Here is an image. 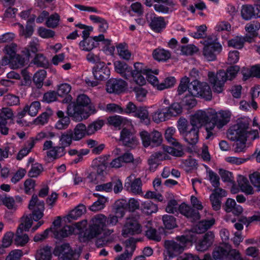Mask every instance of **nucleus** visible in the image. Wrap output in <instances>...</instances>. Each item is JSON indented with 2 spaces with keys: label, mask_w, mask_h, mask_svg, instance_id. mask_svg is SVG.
I'll use <instances>...</instances> for the list:
<instances>
[{
  "label": "nucleus",
  "mask_w": 260,
  "mask_h": 260,
  "mask_svg": "<svg viewBox=\"0 0 260 260\" xmlns=\"http://www.w3.org/2000/svg\"><path fill=\"white\" fill-rule=\"evenodd\" d=\"M90 99L85 94L79 95L76 102H72L67 107L68 115L75 121H81L87 119L89 116L96 113L94 106L89 105Z\"/></svg>",
  "instance_id": "nucleus-1"
},
{
  "label": "nucleus",
  "mask_w": 260,
  "mask_h": 260,
  "mask_svg": "<svg viewBox=\"0 0 260 260\" xmlns=\"http://www.w3.org/2000/svg\"><path fill=\"white\" fill-rule=\"evenodd\" d=\"M199 112L207 116L203 120V125L206 126L207 132L206 139H210L213 136L212 131L216 126L218 128H222L226 125L230 120L231 113L229 111H221L217 113L215 110L210 109L206 111L199 110Z\"/></svg>",
  "instance_id": "nucleus-2"
},
{
  "label": "nucleus",
  "mask_w": 260,
  "mask_h": 260,
  "mask_svg": "<svg viewBox=\"0 0 260 260\" xmlns=\"http://www.w3.org/2000/svg\"><path fill=\"white\" fill-rule=\"evenodd\" d=\"M28 209L32 211V213L28 215L23 216L21 218V223L17 228L23 231H28L32 224V220L39 221L44 216V211L45 209V203L42 200L38 199L37 194H34L29 201Z\"/></svg>",
  "instance_id": "nucleus-3"
},
{
  "label": "nucleus",
  "mask_w": 260,
  "mask_h": 260,
  "mask_svg": "<svg viewBox=\"0 0 260 260\" xmlns=\"http://www.w3.org/2000/svg\"><path fill=\"white\" fill-rule=\"evenodd\" d=\"M207 116L204 115L202 112L198 111L192 116V123L183 135L184 140L191 145H194L198 142L199 131L200 128L203 126L204 120L203 119Z\"/></svg>",
  "instance_id": "nucleus-4"
},
{
  "label": "nucleus",
  "mask_w": 260,
  "mask_h": 260,
  "mask_svg": "<svg viewBox=\"0 0 260 260\" xmlns=\"http://www.w3.org/2000/svg\"><path fill=\"white\" fill-rule=\"evenodd\" d=\"M190 241V238L184 235L177 236L175 240H165L164 246L167 254L170 257L177 256L184 251L187 243Z\"/></svg>",
  "instance_id": "nucleus-5"
},
{
  "label": "nucleus",
  "mask_w": 260,
  "mask_h": 260,
  "mask_svg": "<svg viewBox=\"0 0 260 260\" xmlns=\"http://www.w3.org/2000/svg\"><path fill=\"white\" fill-rule=\"evenodd\" d=\"M182 112V107L178 103H174L170 106L160 105L159 108L152 116L153 120L156 123L165 121L173 116H176Z\"/></svg>",
  "instance_id": "nucleus-6"
},
{
  "label": "nucleus",
  "mask_w": 260,
  "mask_h": 260,
  "mask_svg": "<svg viewBox=\"0 0 260 260\" xmlns=\"http://www.w3.org/2000/svg\"><path fill=\"white\" fill-rule=\"evenodd\" d=\"M203 54L209 61H213L216 59V56L222 50V46L218 41L216 37H208L205 40Z\"/></svg>",
  "instance_id": "nucleus-7"
},
{
  "label": "nucleus",
  "mask_w": 260,
  "mask_h": 260,
  "mask_svg": "<svg viewBox=\"0 0 260 260\" xmlns=\"http://www.w3.org/2000/svg\"><path fill=\"white\" fill-rule=\"evenodd\" d=\"M189 93L194 96L203 97L207 100H210L212 98L210 86L207 83L201 82L198 80H193L189 84Z\"/></svg>",
  "instance_id": "nucleus-8"
},
{
  "label": "nucleus",
  "mask_w": 260,
  "mask_h": 260,
  "mask_svg": "<svg viewBox=\"0 0 260 260\" xmlns=\"http://www.w3.org/2000/svg\"><path fill=\"white\" fill-rule=\"evenodd\" d=\"M238 126H232L228 132V137L232 141H236L234 144L235 152H244L246 149V142L244 135L238 133Z\"/></svg>",
  "instance_id": "nucleus-9"
},
{
  "label": "nucleus",
  "mask_w": 260,
  "mask_h": 260,
  "mask_svg": "<svg viewBox=\"0 0 260 260\" xmlns=\"http://www.w3.org/2000/svg\"><path fill=\"white\" fill-rule=\"evenodd\" d=\"M54 253L58 255L59 260H77L80 256V253L73 250L67 243L56 247Z\"/></svg>",
  "instance_id": "nucleus-10"
},
{
  "label": "nucleus",
  "mask_w": 260,
  "mask_h": 260,
  "mask_svg": "<svg viewBox=\"0 0 260 260\" xmlns=\"http://www.w3.org/2000/svg\"><path fill=\"white\" fill-rule=\"evenodd\" d=\"M225 75L224 70H220L216 74L212 72L208 73V80L214 92L221 93L223 90L226 82L224 78Z\"/></svg>",
  "instance_id": "nucleus-11"
},
{
  "label": "nucleus",
  "mask_w": 260,
  "mask_h": 260,
  "mask_svg": "<svg viewBox=\"0 0 260 260\" xmlns=\"http://www.w3.org/2000/svg\"><path fill=\"white\" fill-rule=\"evenodd\" d=\"M140 135L143 145L145 147H157L159 146L162 142L161 134L158 131H153L150 133L146 131H142Z\"/></svg>",
  "instance_id": "nucleus-12"
},
{
  "label": "nucleus",
  "mask_w": 260,
  "mask_h": 260,
  "mask_svg": "<svg viewBox=\"0 0 260 260\" xmlns=\"http://www.w3.org/2000/svg\"><path fill=\"white\" fill-rule=\"evenodd\" d=\"M233 126H238V133L239 134L244 135L245 139L254 140L259 138V134L257 130H252L249 127V121L247 119H239L237 124Z\"/></svg>",
  "instance_id": "nucleus-13"
},
{
  "label": "nucleus",
  "mask_w": 260,
  "mask_h": 260,
  "mask_svg": "<svg viewBox=\"0 0 260 260\" xmlns=\"http://www.w3.org/2000/svg\"><path fill=\"white\" fill-rule=\"evenodd\" d=\"M103 41L106 45L110 44L111 41L109 39H105L104 35L100 34L98 36H95L91 38H86L79 43L80 48L85 51H90L99 45V42Z\"/></svg>",
  "instance_id": "nucleus-14"
},
{
  "label": "nucleus",
  "mask_w": 260,
  "mask_h": 260,
  "mask_svg": "<svg viewBox=\"0 0 260 260\" xmlns=\"http://www.w3.org/2000/svg\"><path fill=\"white\" fill-rule=\"evenodd\" d=\"M134 69L131 67L132 77L134 82L138 85L142 86L146 83V80L142 74H148L150 70L146 69V66L143 63L137 62L134 65Z\"/></svg>",
  "instance_id": "nucleus-15"
},
{
  "label": "nucleus",
  "mask_w": 260,
  "mask_h": 260,
  "mask_svg": "<svg viewBox=\"0 0 260 260\" xmlns=\"http://www.w3.org/2000/svg\"><path fill=\"white\" fill-rule=\"evenodd\" d=\"M92 73L94 78L100 81L108 79L110 75V70L104 62L95 64L92 68Z\"/></svg>",
  "instance_id": "nucleus-16"
},
{
  "label": "nucleus",
  "mask_w": 260,
  "mask_h": 260,
  "mask_svg": "<svg viewBox=\"0 0 260 260\" xmlns=\"http://www.w3.org/2000/svg\"><path fill=\"white\" fill-rule=\"evenodd\" d=\"M141 232V225L137 221L133 219H127L122 231V235L126 237L129 235L140 234Z\"/></svg>",
  "instance_id": "nucleus-17"
},
{
  "label": "nucleus",
  "mask_w": 260,
  "mask_h": 260,
  "mask_svg": "<svg viewBox=\"0 0 260 260\" xmlns=\"http://www.w3.org/2000/svg\"><path fill=\"white\" fill-rule=\"evenodd\" d=\"M179 212L186 217L191 221H196L200 219L201 216L199 212V210H197L190 206L184 203L181 204L179 206Z\"/></svg>",
  "instance_id": "nucleus-18"
},
{
  "label": "nucleus",
  "mask_w": 260,
  "mask_h": 260,
  "mask_svg": "<svg viewBox=\"0 0 260 260\" xmlns=\"http://www.w3.org/2000/svg\"><path fill=\"white\" fill-rule=\"evenodd\" d=\"M149 26L154 32L159 33L166 28V23L164 18L155 14L151 15L148 20Z\"/></svg>",
  "instance_id": "nucleus-19"
},
{
  "label": "nucleus",
  "mask_w": 260,
  "mask_h": 260,
  "mask_svg": "<svg viewBox=\"0 0 260 260\" xmlns=\"http://www.w3.org/2000/svg\"><path fill=\"white\" fill-rule=\"evenodd\" d=\"M126 86V82L122 79L110 80L107 83L106 90L110 93H119L124 90Z\"/></svg>",
  "instance_id": "nucleus-20"
},
{
  "label": "nucleus",
  "mask_w": 260,
  "mask_h": 260,
  "mask_svg": "<svg viewBox=\"0 0 260 260\" xmlns=\"http://www.w3.org/2000/svg\"><path fill=\"white\" fill-rule=\"evenodd\" d=\"M120 140L124 146L130 148H135L138 143L137 138L126 128H123L121 131Z\"/></svg>",
  "instance_id": "nucleus-21"
},
{
  "label": "nucleus",
  "mask_w": 260,
  "mask_h": 260,
  "mask_svg": "<svg viewBox=\"0 0 260 260\" xmlns=\"http://www.w3.org/2000/svg\"><path fill=\"white\" fill-rule=\"evenodd\" d=\"M214 234L213 232H207L202 239L199 241L196 244V249L199 251H204L210 247L214 241Z\"/></svg>",
  "instance_id": "nucleus-22"
},
{
  "label": "nucleus",
  "mask_w": 260,
  "mask_h": 260,
  "mask_svg": "<svg viewBox=\"0 0 260 260\" xmlns=\"http://www.w3.org/2000/svg\"><path fill=\"white\" fill-rule=\"evenodd\" d=\"M109 155H101L93 159L92 164L96 168L98 175H103L106 169L109 167Z\"/></svg>",
  "instance_id": "nucleus-23"
},
{
  "label": "nucleus",
  "mask_w": 260,
  "mask_h": 260,
  "mask_svg": "<svg viewBox=\"0 0 260 260\" xmlns=\"http://www.w3.org/2000/svg\"><path fill=\"white\" fill-rule=\"evenodd\" d=\"M115 71L121 75L126 79H129L132 77L131 67L122 61H116L114 63Z\"/></svg>",
  "instance_id": "nucleus-24"
},
{
  "label": "nucleus",
  "mask_w": 260,
  "mask_h": 260,
  "mask_svg": "<svg viewBox=\"0 0 260 260\" xmlns=\"http://www.w3.org/2000/svg\"><path fill=\"white\" fill-rule=\"evenodd\" d=\"M140 178H136L132 182L131 177H128L124 183V188L135 194H140L142 192Z\"/></svg>",
  "instance_id": "nucleus-25"
},
{
  "label": "nucleus",
  "mask_w": 260,
  "mask_h": 260,
  "mask_svg": "<svg viewBox=\"0 0 260 260\" xmlns=\"http://www.w3.org/2000/svg\"><path fill=\"white\" fill-rule=\"evenodd\" d=\"M215 222L214 218L209 220H202L199 222L192 229L193 231L197 234H202L211 228Z\"/></svg>",
  "instance_id": "nucleus-26"
},
{
  "label": "nucleus",
  "mask_w": 260,
  "mask_h": 260,
  "mask_svg": "<svg viewBox=\"0 0 260 260\" xmlns=\"http://www.w3.org/2000/svg\"><path fill=\"white\" fill-rule=\"evenodd\" d=\"M224 210L226 212H232L235 215H239L243 212L242 207L230 198L228 199L225 203Z\"/></svg>",
  "instance_id": "nucleus-27"
},
{
  "label": "nucleus",
  "mask_w": 260,
  "mask_h": 260,
  "mask_svg": "<svg viewBox=\"0 0 260 260\" xmlns=\"http://www.w3.org/2000/svg\"><path fill=\"white\" fill-rule=\"evenodd\" d=\"M238 186L241 191L246 194H252L254 193L253 187L250 185L247 178L240 175L237 179Z\"/></svg>",
  "instance_id": "nucleus-28"
},
{
  "label": "nucleus",
  "mask_w": 260,
  "mask_h": 260,
  "mask_svg": "<svg viewBox=\"0 0 260 260\" xmlns=\"http://www.w3.org/2000/svg\"><path fill=\"white\" fill-rule=\"evenodd\" d=\"M35 19V16L29 19L27 21L25 28L23 25L20 23L18 24L19 26V32L20 35L24 36L26 38H29L32 35L34 32L32 24H34Z\"/></svg>",
  "instance_id": "nucleus-29"
},
{
  "label": "nucleus",
  "mask_w": 260,
  "mask_h": 260,
  "mask_svg": "<svg viewBox=\"0 0 260 260\" xmlns=\"http://www.w3.org/2000/svg\"><path fill=\"white\" fill-rule=\"evenodd\" d=\"M167 154L161 152H157L151 155L148 162L149 165V170L151 172H154L158 166V160L166 159Z\"/></svg>",
  "instance_id": "nucleus-30"
},
{
  "label": "nucleus",
  "mask_w": 260,
  "mask_h": 260,
  "mask_svg": "<svg viewBox=\"0 0 260 260\" xmlns=\"http://www.w3.org/2000/svg\"><path fill=\"white\" fill-rule=\"evenodd\" d=\"M23 232L20 229H17L14 239V244L17 246L23 247L29 240L27 234L23 233Z\"/></svg>",
  "instance_id": "nucleus-31"
},
{
  "label": "nucleus",
  "mask_w": 260,
  "mask_h": 260,
  "mask_svg": "<svg viewBox=\"0 0 260 260\" xmlns=\"http://www.w3.org/2000/svg\"><path fill=\"white\" fill-rule=\"evenodd\" d=\"M73 141H74V138L72 135L71 129H69L61 133L59 137L60 145L66 147L71 146Z\"/></svg>",
  "instance_id": "nucleus-32"
},
{
  "label": "nucleus",
  "mask_w": 260,
  "mask_h": 260,
  "mask_svg": "<svg viewBox=\"0 0 260 260\" xmlns=\"http://www.w3.org/2000/svg\"><path fill=\"white\" fill-rule=\"evenodd\" d=\"M86 132V126L82 123H78L73 130L72 129V135L74 138V141H78L83 138Z\"/></svg>",
  "instance_id": "nucleus-33"
},
{
  "label": "nucleus",
  "mask_w": 260,
  "mask_h": 260,
  "mask_svg": "<svg viewBox=\"0 0 260 260\" xmlns=\"http://www.w3.org/2000/svg\"><path fill=\"white\" fill-rule=\"evenodd\" d=\"M65 148V146L61 145L53 147L49 151H47V156L54 159L59 158L66 154V151Z\"/></svg>",
  "instance_id": "nucleus-34"
},
{
  "label": "nucleus",
  "mask_w": 260,
  "mask_h": 260,
  "mask_svg": "<svg viewBox=\"0 0 260 260\" xmlns=\"http://www.w3.org/2000/svg\"><path fill=\"white\" fill-rule=\"evenodd\" d=\"M85 212V206L83 204H79L70 212L68 215V219L70 221L72 220H77Z\"/></svg>",
  "instance_id": "nucleus-35"
},
{
  "label": "nucleus",
  "mask_w": 260,
  "mask_h": 260,
  "mask_svg": "<svg viewBox=\"0 0 260 260\" xmlns=\"http://www.w3.org/2000/svg\"><path fill=\"white\" fill-rule=\"evenodd\" d=\"M176 129L173 127H169L165 132V138L167 142L173 146H180V143L174 137Z\"/></svg>",
  "instance_id": "nucleus-36"
},
{
  "label": "nucleus",
  "mask_w": 260,
  "mask_h": 260,
  "mask_svg": "<svg viewBox=\"0 0 260 260\" xmlns=\"http://www.w3.org/2000/svg\"><path fill=\"white\" fill-rule=\"evenodd\" d=\"M153 58L158 61H165L171 57L170 52L164 49H155L152 53Z\"/></svg>",
  "instance_id": "nucleus-37"
},
{
  "label": "nucleus",
  "mask_w": 260,
  "mask_h": 260,
  "mask_svg": "<svg viewBox=\"0 0 260 260\" xmlns=\"http://www.w3.org/2000/svg\"><path fill=\"white\" fill-rule=\"evenodd\" d=\"M51 249L48 246L39 249L36 254V260H51Z\"/></svg>",
  "instance_id": "nucleus-38"
},
{
  "label": "nucleus",
  "mask_w": 260,
  "mask_h": 260,
  "mask_svg": "<svg viewBox=\"0 0 260 260\" xmlns=\"http://www.w3.org/2000/svg\"><path fill=\"white\" fill-rule=\"evenodd\" d=\"M141 209L144 213L147 215L155 213L158 210L157 206L151 201L148 200L141 204Z\"/></svg>",
  "instance_id": "nucleus-39"
},
{
  "label": "nucleus",
  "mask_w": 260,
  "mask_h": 260,
  "mask_svg": "<svg viewBox=\"0 0 260 260\" xmlns=\"http://www.w3.org/2000/svg\"><path fill=\"white\" fill-rule=\"evenodd\" d=\"M47 72L45 70H40L34 74L33 82L37 88L40 89L42 87Z\"/></svg>",
  "instance_id": "nucleus-40"
},
{
  "label": "nucleus",
  "mask_w": 260,
  "mask_h": 260,
  "mask_svg": "<svg viewBox=\"0 0 260 260\" xmlns=\"http://www.w3.org/2000/svg\"><path fill=\"white\" fill-rule=\"evenodd\" d=\"M162 148L163 150L165 152L174 156L182 157L184 154V152L183 149V146L181 143L180 146L171 147L169 146L163 145Z\"/></svg>",
  "instance_id": "nucleus-41"
},
{
  "label": "nucleus",
  "mask_w": 260,
  "mask_h": 260,
  "mask_svg": "<svg viewBox=\"0 0 260 260\" xmlns=\"http://www.w3.org/2000/svg\"><path fill=\"white\" fill-rule=\"evenodd\" d=\"M89 19L93 23L99 24V29L100 32L106 31L108 28V23L105 19L94 15H90Z\"/></svg>",
  "instance_id": "nucleus-42"
},
{
  "label": "nucleus",
  "mask_w": 260,
  "mask_h": 260,
  "mask_svg": "<svg viewBox=\"0 0 260 260\" xmlns=\"http://www.w3.org/2000/svg\"><path fill=\"white\" fill-rule=\"evenodd\" d=\"M241 16L245 20H249L252 18H256L254 7L251 5H243L241 9Z\"/></svg>",
  "instance_id": "nucleus-43"
},
{
  "label": "nucleus",
  "mask_w": 260,
  "mask_h": 260,
  "mask_svg": "<svg viewBox=\"0 0 260 260\" xmlns=\"http://www.w3.org/2000/svg\"><path fill=\"white\" fill-rule=\"evenodd\" d=\"M74 232L73 226L66 225L59 231L53 232L54 237L57 239H61L68 237Z\"/></svg>",
  "instance_id": "nucleus-44"
},
{
  "label": "nucleus",
  "mask_w": 260,
  "mask_h": 260,
  "mask_svg": "<svg viewBox=\"0 0 260 260\" xmlns=\"http://www.w3.org/2000/svg\"><path fill=\"white\" fill-rule=\"evenodd\" d=\"M230 253V251L229 252L225 248L218 246L214 249L212 255L215 260H223L226 257L228 258Z\"/></svg>",
  "instance_id": "nucleus-45"
},
{
  "label": "nucleus",
  "mask_w": 260,
  "mask_h": 260,
  "mask_svg": "<svg viewBox=\"0 0 260 260\" xmlns=\"http://www.w3.org/2000/svg\"><path fill=\"white\" fill-rule=\"evenodd\" d=\"M94 195L96 197L99 196V198L96 201L94 202L93 204L90 206L89 209L92 211H98L104 208L105 204L107 201V199L104 197L100 196L98 193H94Z\"/></svg>",
  "instance_id": "nucleus-46"
},
{
  "label": "nucleus",
  "mask_w": 260,
  "mask_h": 260,
  "mask_svg": "<svg viewBox=\"0 0 260 260\" xmlns=\"http://www.w3.org/2000/svg\"><path fill=\"white\" fill-rule=\"evenodd\" d=\"M260 28V23L257 21H253L247 24L245 29L249 34L253 36L257 37L258 35V31Z\"/></svg>",
  "instance_id": "nucleus-47"
},
{
  "label": "nucleus",
  "mask_w": 260,
  "mask_h": 260,
  "mask_svg": "<svg viewBox=\"0 0 260 260\" xmlns=\"http://www.w3.org/2000/svg\"><path fill=\"white\" fill-rule=\"evenodd\" d=\"M33 63L38 67L47 68L49 62L46 57L42 54H37L32 60Z\"/></svg>",
  "instance_id": "nucleus-48"
},
{
  "label": "nucleus",
  "mask_w": 260,
  "mask_h": 260,
  "mask_svg": "<svg viewBox=\"0 0 260 260\" xmlns=\"http://www.w3.org/2000/svg\"><path fill=\"white\" fill-rule=\"evenodd\" d=\"M134 116L141 119L142 121H144L146 124L149 123V118L148 111L147 109L143 107H139L135 112Z\"/></svg>",
  "instance_id": "nucleus-49"
},
{
  "label": "nucleus",
  "mask_w": 260,
  "mask_h": 260,
  "mask_svg": "<svg viewBox=\"0 0 260 260\" xmlns=\"http://www.w3.org/2000/svg\"><path fill=\"white\" fill-rule=\"evenodd\" d=\"M19 98L12 94L4 95L3 100L4 105L9 106L17 105L19 104Z\"/></svg>",
  "instance_id": "nucleus-50"
},
{
  "label": "nucleus",
  "mask_w": 260,
  "mask_h": 260,
  "mask_svg": "<svg viewBox=\"0 0 260 260\" xmlns=\"http://www.w3.org/2000/svg\"><path fill=\"white\" fill-rule=\"evenodd\" d=\"M126 119L119 115H113L108 118V121L110 125L115 127H119L121 125L124 124Z\"/></svg>",
  "instance_id": "nucleus-51"
},
{
  "label": "nucleus",
  "mask_w": 260,
  "mask_h": 260,
  "mask_svg": "<svg viewBox=\"0 0 260 260\" xmlns=\"http://www.w3.org/2000/svg\"><path fill=\"white\" fill-rule=\"evenodd\" d=\"M176 83V79L174 77H168L161 83H159L157 90H163L173 87Z\"/></svg>",
  "instance_id": "nucleus-52"
},
{
  "label": "nucleus",
  "mask_w": 260,
  "mask_h": 260,
  "mask_svg": "<svg viewBox=\"0 0 260 260\" xmlns=\"http://www.w3.org/2000/svg\"><path fill=\"white\" fill-rule=\"evenodd\" d=\"M195 96L190 93L186 95L182 100L183 106L188 109L194 107L197 103V100L194 98Z\"/></svg>",
  "instance_id": "nucleus-53"
},
{
  "label": "nucleus",
  "mask_w": 260,
  "mask_h": 260,
  "mask_svg": "<svg viewBox=\"0 0 260 260\" xmlns=\"http://www.w3.org/2000/svg\"><path fill=\"white\" fill-rule=\"evenodd\" d=\"M59 21L60 16L58 13H54L48 17L46 24L47 27L54 28L58 25Z\"/></svg>",
  "instance_id": "nucleus-54"
},
{
  "label": "nucleus",
  "mask_w": 260,
  "mask_h": 260,
  "mask_svg": "<svg viewBox=\"0 0 260 260\" xmlns=\"http://www.w3.org/2000/svg\"><path fill=\"white\" fill-rule=\"evenodd\" d=\"M162 221L165 228L167 229L171 230L177 226L176 218L172 215H164Z\"/></svg>",
  "instance_id": "nucleus-55"
},
{
  "label": "nucleus",
  "mask_w": 260,
  "mask_h": 260,
  "mask_svg": "<svg viewBox=\"0 0 260 260\" xmlns=\"http://www.w3.org/2000/svg\"><path fill=\"white\" fill-rule=\"evenodd\" d=\"M25 62V58L19 54H16L11 58V67L14 69L23 67Z\"/></svg>",
  "instance_id": "nucleus-56"
},
{
  "label": "nucleus",
  "mask_w": 260,
  "mask_h": 260,
  "mask_svg": "<svg viewBox=\"0 0 260 260\" xmlns=\"http://www.w3.org/2000/svg\"><path fill=\"white\" fill-rule=\"evenodd\" d=\"M240 68L238 66H232L228 68L226 71H224L225 75L224 78H225V81L231 80L235 78Z\"/></svg>",
  "instance_id": "nucleus-57"
},
{
  "label": "nucleus",
  "mask_w": 260,
  "mask_h": 260,
  "mask_svg": "<svg viewBox=\"0 0 260 260\" xmlns=\"http://www.w3.org/2000/svg\"><path fill=\"white\" fill-rule=\"evenodd\" d=\"M190 125H193L192 123V117L190 119V123H188L187 121L183 118H180L178 121L177 127L180 134L183 135Z\"/></svg>",
  "instance_id": "nucleus-58"
},
{
  "label": "nucleus",
  "mask_w": 260,
  "mask_h": 260,
  "mask_svg": "<svg viewBox=\"0 0 260 260\" xmlns=\"http://www.w3.org/2000/svg\"><path fill=\"white\" fill-rule=\"evenodd\" d=\"M190 79L186 76L181 79L177 90L179 95L183 94L187 89H188L189 91V84L190 83Z\"/></svg>",
  "instance_id": "nucleus-59"
},
{
  "label": "nucleus",
  "mask_w": 260,
  "mask_h": 260,
  "mask_svg": "<svg viewBox=\"0 0 260 260\" xmlns=\"http://www.w3.org/2000/svg\"><path fill=\"white\" fill-rule=\"evenodd\" d=\"M117 49L119 56L125 60H129L131 57V52L127 50L125 46L119 44L117 46Z\"/></svg>",
  "instance_id": "nucleus-60"
},
{
  "label": "nucleus",
  "mask_w": 260,
  "mask_h": 260,
  "mask_svg": "<svg viewBox=\"0 0 260 260\" xmlns=\"http://www.w3.org/2000/svg\"><path fill=\"white\" fill-rule=\"evenodd\" d=\"M106 216L103 214H99L95 216L92 219V224L103 230V228L106 226Z\"/></svg>",
  "instance_id": "nucleus-61"
},
{
  "label": "nucleus",
  "mask_w": 260,
  "mask_h": 260,
  "mask_svg": "<svg viewBox=\"0 0 260 260\" xmlns=\"http://www.w3.org/2000/svg\"><path fill=\"white\" fill-rule=\"evenodd\" d=\"M243 37L237 36L228 41V46L236 49H241L244 46Z\"/></svg>",
  "instance_id": "nucleus-62"
},
{
  "label": "nucleus",
  "mask_w": 260,
  "mask_h": 260,
  "mask_svg": "<svg viewBox=\"0 0 260 260\" xmlns=\"http://www.w3.org/2000/svg\"><path fill=\"white\" fill-rule=\"evenodd\" d=\"M208 179L212 184V186L214 188L219 187L220 185V178L218 175L211 170L207 171Z\"/></svg>",
  "instance_id": "nucleus-63"
},
{
  "label": "nucleus",
  "mask_w": 260,
  "mask_h": 260,
  "mask_svg": "<svg viewBox=\"0 0 260 260\" xmlns=\"http://www.w3.org/2000/svg\"><path fill=\"white\" fill-rule=\"evenodd\" d=\"M43 169V167L41 164L39 163L33 164L28 172V176L31 178L37 177L42 172Z\"/></svg>",
  "instance_id": "nucleus-64"
}]
</instances>
